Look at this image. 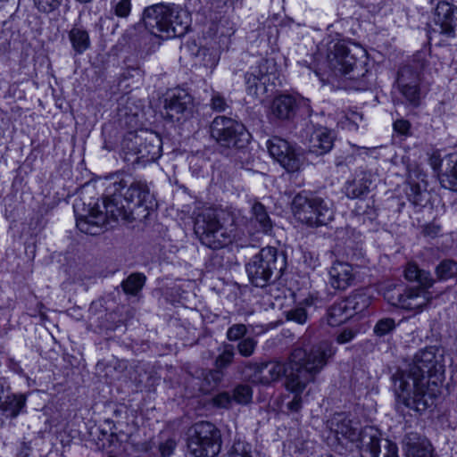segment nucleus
<instances>
[{
  "label": "nucleus",
  "instance_id": "ddd939ff",
  "mask_svg": "<svg viewBox=\"0 0 457 457\" xmlns=\"http://www.w3.org/2000/svg\"><path fill=\"white\" fill-rule=\"evenodd\" d=\"M361 52L358 46L350 49L341 41L331 43L327 55L328 66L337 75H347L353 71L357 64V54Z\"/></svg>",
  "mask_w": 457,
  "mask_h": 457
},
{
  "label": "nucleus",
  "instance_id": "dca6fc26",
  "mask_svg": "<svg viewBox=\"0 0 457 457\" xmlns=\"http://www.w3.org/2000/svg\"><path fill=\"white\" fill-rule=\"evenodd\" d=\"M327 427L335 435L338 441L342 438L351 442L361 440L363 432L361 433L357 422L351 420L345 413H335L327 422Z\"/></svg>",
  "mask_w": 457,
  "mask_h": 457
},
{
  "label": "nucleus",
  "instance_id": "a19ab883",
  "mask_svg": "<svg viewBox=\"0 0 457 457\" xmlns=\"http://www.w3.org/2000/svg\"><path fill=\"white\" fill-rule=\"evenodd\" d=\"M211 107L213 111L220 112L229 108V104L224 96L214 93L211 99Z\"/></svg>",
  "mask_w": 457,
  "mask_h": 457
},
{
  "label": "nucleus",
  "instance_id": "cd10ccee",
  "mask_svg": "<svg viewBox=\"0 0 457 457\" xmlns=\"http://www.w3.org/2000/svg\"><path fill=\"white\" fill-rule=\"evenodd\" d=\"M438 280L445 281L457 276V262L451 259L441 261L435 270Z\"/></svg>",
  "mask_w": 457,
  "mask_h": 457
},
{
  "label": "nucleus",
  "instance_id": "c85d7f7f",
  "mask_svg": "<svg viewBox=\"0 0 457 457\" xmlns=\"http://www.w3.org/2000/svg\"><path fill=\"white\" fill-rule=\"evenodd\" d=\"M145 282V277L143 274L133 273L121 283V287L126 294L136 295L143 288Z\"/></svg>",
  "mask_w": 457,
  "mask_h": 457
},
{
  "label": "nucleus",
  "instance_id": "f3484780",
  "mask_svg": "<svg viewBox=\"0 0 457 457\" xmlns=\"http://www.w3.org/2000/svg\"><path fill=\"white\" fill-rule=\"evenodd\" d=\"M328 282L334 289L345 290L353 284L356 273L350 263L335 262L328 270Z\"/></svg>",
  "mask_w": 457,
  "mask_h": 457
},
{
  "label": "nucleus",
  "instance_id": "680f3d73",
  "mask_svg": "<svg viewBox=\"0 0 457 457\" xmlns=\"http://www.w3.org/2000/svg\"><path fill=\"white\" fill-rule=\"evenodd\" d=\"M108 457H117V456L110 455V456H108Z\"/></svg>",
  "mask_w": 457,
  "mask_h": 457
},
{
  "label": "nucleus",
  "instance_id": "5701e85b",
  "mask_svg": "<svg viewBox=\"0 0 457 457\" xmlns=\"http://www.w3.org/2000/svg\"><path fill=\"white\" fill-rule=\"evenodd\" d=\"M445 162V169L439 176L440 183L447 189L457 191V154H448Z\"/></svg>",
  "mask_w": 457,
  "mask_h": 457
},
{
  "label": "nucleus",
  "instance_id": "412c9836",
  "mask_svg": "<svg viewBox=\"0 0 457 457\" xmlns=\"http://www.w3.org/2000/svg\"><path fill=\"white\" fill-rule=\"evenodd\" d=\"M287 372L286 364L281 361H270L257 366L255 378L262 384L269 385L278 381Z\"/></svg>",
  "mask_w": 457,
  "mask_h": 457
},
{
  "label": "nucleus",
  "instance_id": "39448f33",
  "mask_svg": "<svg viewBox=\"0 0 457 457\" xmlns=\"http://www.w3.org/2000/svg\"><path fill=\"white\" fill-rule=\"evenodd\" d=\"M142 20L152 35L162 39L184 35L189 25L186 11L162 4L146 7Z\"/></svg>",
  "mask_w": 457,
  "mask_h": 457
},
{
  "label": "nucleus",
  "instance_id": "79ce46f5",
  "mask_svg": "<svg viewBox=\"0 0 457 457\" xmlns=\"http://www.w3.org/2000/svg\"><path fill=\"white\" fill-rule=\"evenodd\" d=\"M40 12H51L57 9L62 0H33Z\"/></svg>",
  "mask_w": 457,
  "mask_h": 457
},
{
  "label": "nucleus",
  "instance_id": "6e6552de",
  "mask_svg": "<svg viewBox=\"0 0 457 457\" xmlns=\"http://www.w3.org/2000/svg\"><path fill=\"white\" fill-rule=\"evenodd\" d=\"M221 444V433L211 422H197L188 430L187 448L193 457H215L220 452Z\"/></svg>",
  "mask_w": 457,
  "mask_h": 457
},
{
  "label": "nucleus",
  "instance_id": "f704fd0d",
  "mask_svg": "<svg viewBox=\"0 0 457 457\" xmlns=\"http://www.w3.org/2000/svg\"><path fill=\"white\" fill-rule=\"evenodd\" d=\"M223 372L215 368V370H209L204 378V386L203 390L205 392H209L214 388H216L219 384L221 382L223 378Z\"/></svg>",
  "mask_w": 457,
  "mask_h": 457
},
{
  "label": "nucleus",
  "instance_id": "7c9ffc66",
  "mask_svg": "<svg viewBox=\"0 0 457 457\" xmlns=\"http://www.w3.org/2000/svg\"><path fill=\"white\" fill-rule=\"evenodd\" d=\"M222 457H255L252 451V446L246 442L235 441L226 454Z\"/></svg>",
  "mask_w": 457,
  "mask_h": 457
},
{
  "label": "nucleus",
  "instance_id": "a878e982",
  "mask_svg": "<svg viewBox=\"0 0 457 457\" xmlns=\"http://www.w3.org/2000/svg\"><path fill=\"white\" fill-rule=\"evenodd\" d=\"M353 316L345 299L335 303L328 312V322L330 326H337Z\"/></svg>",
  "mask_w": 457,
  "mask_h": 457
},
{
  "label": "nucleus",
  "instance_id": "72a5a7b5",
  "mask_svg": "<svg viewBox=\"0 0 457 457\" xmlns=\"http://www.w3.org/2000/svg\"><path fill=\"white\" fill-rule=\"evenodd\" d=\"M253 398V390L248 385H238L233 390L232 400L238 404H247Z\"/></svg>",
  "mask_w": 457,
  "mask_h": 457
},
{
  "label": "nucleus",
  "instance_id": "393cba45",
  "mask_svg": "<svg viewBox=\"0 0 457 457\" xmlns=\"http://www.w3.org/2000/svg\"><path fill=\"white\" fill-rule=\"evenodd\" d=\"M69 39L72 49L78 54H83L90 47V37L87 29L82 27L74 26L69 31Z\"/></svg>",
  "mask_w": 457,
  "mask_h": 457
},
{
  "label": "nucleus",
  "instance_id": "e433bc0d",
  "mask_svg": "<svg viewBox=\"0 0 457 457\" xmlns=\"http://www.w3.org/2000/svg\"><path fill=\"white\" fill-rule=\"evenodd\" d=\"M395 328V320L393 318H383L378 320L373 332L377 337H382L392 333Z\"/></svg>",
  "mask_w": 457,
  "mask_h": 457
},
{
  "label": "nucleus",
  "instance_id": "09e8293b",
  "mask_svg": "<svg viewBox=\"0 0 457 457\" xmlns=\"http://www.w3.org/2000/svg\"><path fill=\"white\" fill-rule=\"evenodd\" d=\"M176 441L174 439H167L165 442L162 443L159 446L160 453L162 457H170L175 448H176Z\"/></svg>",
  "mask_w": 457,
  "mask_h": 457
},
{
  "label": "nucleus",
  "instance_id": "1a4fd4ad",
  "mask_svg": "<svg viewBox=\"0 0 457 457\" xmlns=\"http://www.w3.org/2000/svg\"><path fill=\"white\" fill-rule=\"evenodd\" d=\"M292 209L295 217L310 227L327 225L334 216L332 208L325 200L303 193L294 197Z\"/></svg>",
  "mask_w": 457,
  "mask_h": 457
},
{
  "label": "nucleus",
  "instance_id": "37998d69",
  "mask_svg": "<svg viewBox=\"0 0 457 457\" xmlns=\"http://www.w3.org/2000/svg\"><path fill=\"white\" fill-rule=\"evenodd\" d=\"M400 93L409 101L411 104L417 105L420 101L419 87H398Z\"/></svg>",
  "mask_w": 457,
  "mask_h": 457
},
{
  "label": "nucleus",
  "instance_id": "49530a36",
  "mask_svg": "<svg viewBox=\"0 0 457 457\" xmlns=\"http://www.w3.org/2000/svg\"><path fill=\"white\" fill-rule=\"evenodd\" d=\"M232 402V395L228 392H221L212 398L213 405L219 408H229Z\"/></svg>",
  "mask_w": 457,
  "mask_h": 457
},
{
  "label": "nucleus",
  "instance_id": "0eeeda50",
  "mask_svg": "<svg viewBox=\"0 0 457 457\" xmlns=\"http://www.w3.org/2000/svg\"><path fill=\"white\" fill-rule=\"evenodd\" d=\"M286 266V256L277 248L267 246L261 249L246 264V272L253 285L263 287L273 277L278 278Z\"/></svg>",
  "mask_w": 457,
  "mask_h": 457
},
{
  "label": "nucleus",
  "instance_id": "9b49d317",
  "mask_svg": "<svg viewBox=\"0 0 457 457\" xmlns=\"http://www.w3.org/2000/svg\"><path fill=\"white\" fill-rule=\"evenodd\" d=\"M123 148L126 155H136L132 162H152L162 155V139L157 134L146 130L129 133L123 141Z\"/></svg>",
  "mask_w": 457,
  "mask_h": 457
},
{
  "label": "nucleus",
  "instance_id": "bf43d9fd",
  "mask_svg": "<svg viewBox=\"0 0 457 457\" xmlns=\"http://www.w3.org/2000/svg\"><path fill=\"white\" fill-rule=\"evenodd\" d=\"M79 2H81V3H89L91 2L92 0H78Z\"/></svg>",
  "mask_w": 457,
  "mask_h": 457
},
{
  "label": "nucleus",
  "instance_id": "473e14b6",
  "mask_svg": "<svg viewBox=\"0 0 457 457\" xmlns=\"http://www.w3.org/2000/svg\"><path fill=\"white\" fill-rule=\"evenodd\" d=\"M234 346L232 345L224 344L221 353L215 360V368L221 370L232 363L234 358Z\"/></svg>",
  "mask_w": 457,
  "mask_h": 457
},
{
  "label": "nucleus",
  "instance_id": "58836bf2",
  "mask_svg": "<svg viewBox=\"0 0 457 457\" xmlns=\"http://www.w3.org/2000/svg\"><path fill=\"white\" fill-rule=\"evenodd\" d=\"M286 318L287 320L303 325L307 321L308 315L304 308L295 307L286 312Z\"/></svg>",
  "mask_w": 457,
  "mask_h": 457
},
{
  "label": "nucleus",
  "instance_id": "9d476101",
  "mask_svg": "<svg viewBox=\"0 0 457 457\" xmlns=\"http://www.w3.org/2000/svg\"><path fill=\"white\" fill-rule=\"evenodd\" d=\"M210 133L220 146L227 148H243L250 140V134L245 125L226 116L213 119Z\"/></svg>",
  "mask_w": 457,
  "mask_h": 457
},
{
  "label": "nucleus",
  "instance_id": "4be33fe9",
  "mask_svg": "<svg viewBox=\"0 0 457 457\" xmlns=\"http://www.w3.org/2000/svg\"><path fill=\"white\" fill-rule=\"evenodd\" d=\"M334 135L326 128L316 129L311 136L309 150L317 155L328 153L334 145Z\"/></svg>",
  "mask_w": 457,
  "mask_h": 457
},
{
  "label": "nucleus",
  "instance_id": "f257e3e1",
  "mask_svg": "<svg viewBox=\"0 0 457 457\" xmlns=\"http://www.w3.org/2000/svg\"><path fill=\"white\" fill-rule=\"evenodd\" d=\"M105 190L103 195L104 212L97 204H91L85 213H79L77 209V227L88 235H98L108 219L112 220H134L146 218L149 211L156 206L154 195L145 182H128L119 175L105 179Z\"/></svg>",
  "mask_w": 457,
  "mask_h": 457
},
{
  "label": "nucleus",
  "instance_id": "a18cd8bd",
  "mask_svg": "<svg viewBox=\"0 0 457 457\" xmlns=\"http://www.w3.org/2000/svg\"><path fill=\"white\" fill-rule=\"evenodd\" d=\"M288 391L290 393H292L294 395V396H293V399L287 403V407L289 411H291L293 412H297L302 409V406H303L302 394L303 393L304 390H301V391L288 390Z\"/></svg>",
  "mask_w": 457,
  "mask_h": 457
},
{
  "label": "nucleus",
  "instance_id": "4d7b16f0",
  "mask_svg": "<svg viewBox=\"0 0 457 457\" xmlns=\"http://www.w3.org/2000/svg\"><path fill=\"white\" fill-rule=\"evenodd\" d=\"M340 122L342 123L343 127L344 128H346L348 129L349 130H353V121H345V119H343L340 120Z\"/></svg>",
  "mask_w": 457,
  "mask_h": 457
},
{
  "label": "nucleus",
  "instance_id": "603ef678",
  "mask_svg": "<svg viewBox=\"0 0 457 457\" xmlns=\"http://www.w3.org/2000/svg\"><path fill=\"white\" fill-rule=\"evenodd\" d=\"M394 129L402 135H406L410 129V123L405 120H397L394 122Z\"/></svg>",
  "mask_w": 457,
  "mask_h": 457
},
{
  "label": "nucleus",
  "instance_id": "13d9d810",
  "mask_svg": "<svg viewBox=\"0 0 457 457\" xmlns=\"http://www.w3.org/2000/svg\"><path fill=\"white\" fill-rule=\"evenodd\" d=\"M211 61H212V62H211V65H210V66H211V67H212V66H214V65L216 64L217 60H216V58H215V57H213V58H212V60H211Z\"/></svg>",
  "mask_w": 457,
  "mask_h": 457
},
{
  "label": "nucleus",
  "instance_id": "6ab92c4d",
  "mask_svg": "<svg viewBox=\"0 0 457 457\" xmlns=\"http://www.w3.org/2000/svg\"><path fill=\"white\" fill-rule=\"evenodd\" d=\"M308 99L299 98L298 100L293 96L282 95L273 100L271 111L278 119L289 120L295 115V109L301 103L308 105Z\"/></svg>",
  "mask_w": 457,
  "mask_h": 457
},
{
  "label": "nucleus",
  "instance_id": "ea45409f",
  "mask_svg": "<svg viewBox=\"0 0 457 457\" xmlns=\"http://www.w3.org/2000/svg\"><path fill=\"white\" fill-rule=\"evenodd\" d=\"M247 333L246 326L244 324H234L227 330V339L228 341H237L243 338Z\"/></svg>",
  "mask_w": 457,
  "mask_h": 457
},
{
  "label": "nucleus",
  "instance_id": "c756f323",
  "mask_svg": "<svg viewBox=\"0 0 457 457\" xmlns=\"http://www.w3.org/2000/svg\"><path fill=\"white\" fill-rule=\"evenodd\" d=\"M369 192V183L366 179H353L345 185V194L349 198H360Z\"/></svg>",
  "mask_w": 457,
  "mask_h": 457
},
{
  "label": "nucleus",
  "instance_id": "f8f14e48",
  "mask_svg": "<svg viewBox=\"0 0 457 457\" xmlns=\"http://www.w3.org/2000/svg\"><path fill=\"white\" fill-rule=\"evenodd\" d=\"M267 148L270 156L287 172H297L303 164V158L296 148L287 140L273 137L267 141Z\"/></svg>",
  "mask_w": 457,
  "mask_h": 457
},
{
  "label": "nucleus",
  "instance_id": "7ed1b4c3",
  "mask_svg": "<svg viewBox=\"0 0 457 457\" xmlns=\"http://www.w3.org/2000/svg\"><path fill=\"white\" fill-rule=\"evenodd\" d=\"M336 353L331 342L295 347L290 355V373L286 378L287 390H305L324 370Z\"/></svg>",
  "mask_w": 457,
  "mask_h": 457
},
{
  "label": "nucleus",
  "instance_id": "a211bd4d",
  "mask_svg": "<svg viewBox=\"0 0 457 457\" xmlns=\"http://www.w3.org/2000/svg\"><path fill=\"white\" fill-rule=\"evenodd\" d=\"M403 443L406 457H436L430 442L417 432H407Z\"/></svg>",
  "mask_w": 457,
  "mask_h": 457
},
{
  "label": "nucleus",
  "instance_id": "052dcab7",
  "mask_svg": "<svg viewBox=\"0 0 457 457\" xmlns=\"http://www.w3.org/2000/svg\"><path fill=\"white\" fill-rule=\"evenodd\" d=\"M27 456H28V453H25L24 456H22V457H27Z\"/></svg>",
  "mask_w": 457,
  "mask_h": 457
},
{
  "label": "nucleus",
  "instance_id": "423d86ee",
  "mask_svg": "<svg viewBox=\"0 0 457 457\" xmlns=\"http://www.w3.org/2000/svg\"><path fill=\"white\" fill-rule=\"evenodd\" d=\"M195 233L201 243L212 249H221L236 238V228L233 223L225 226L221 222L220 213L207 209L195 218Z\"/></svg>",
  "mask_w": 457,
  "mask_h": 457
},
{
  "label": "nucleus",
  "instance_id": "f03ea898",
  "mask_svg": "<svg viewBox=\"0 0 457 457\" xmlns=\"http://www.w3.org/2000/svg\"><path fill=\"white\" fill-rule=\"evenodd\" d=\"M445 378L443 351L436 346L420 350L407 371L394 376L395 391L398 403L416 412H423L434 403L427 386H437Z\"/></svg>",
  "mask_w": 457,
  "mask_h": 457
},
{
  "label": "nucleus",
  "instance_id": "3c124183",
  "mask_svg": "<svg viewBox=\"0 0 457 457\" xmlns=\"http://www.w3.org/2000/svg\"><path fill=\"white\" fill-rule=\"evenodd\" d=\"M343 119H345V121H353V129L357 130L359 128L358 122L362 120V114L354 111H349L344 115Z\"/></svg>",
  "mask_w": 457,
  "mask_h": 457
},
{
  "label": "nucleus",
  "instance_id": "bb28decb",
  "mask_svg": "<svg viewBox=\"0 0 457 457\" xmlns=\"http://www.w3.org/2000/svg\"><path fill=\"white\" fill-rule=\"evenodd\" d=\"M352 314L366 310L370 304V297L363 292L354 293L345 299Z\"/></svg>",
  "mask_w": 457,
  "mask_h": 457
},
{
  "label": "nucleus",
  "instance_id": "8fccbe9b",
  "mask_svg": "<svg viewBox=\"0 0 457 457\" xmlns=\"http://www.w3.org/2000/svg\"><path fill=\"white\" fill-rule=\"evenodd\" d=\"M357 335V331L352 328L343 329L337 337V342L338 344H346L352 341L355 336Z\"/></svg>",
  "mask_w": 457,
  "mask_h": 457
},
{
  "label": "nucleus",
  "instance_id": "c9c22d12",
  "mask_svg": "<svg viewBox=\"0 0 457 457\" xmlns=\"http://www.w3.org/2000/svg\"><path fill=\"white\" fill-rule=\"evenodd\" d=\"M361 149H367V147H360L356 145H350L349 147L343 152V154L336 158V165L338 167L353 163L355 156Z\"/></svg>",
  "mask_w": 457,
  "mask_h": 457
},
{
  "label": "nucleus",
  "instance_id": "de8ad7c7",
  "mask_svg": "<svg viewBox=\"0 0 457 457\" xmlns=\"http://www.w3.org/2000/svg\"><path fill=\"white\" fill-rule=\"evenodd\" d=\"M131 11L130 0H120L114 6V13L118 17L126 18Z\"/></svg>",
  "mask_w": 457,
  "mask_h": 457
},
{
  "label": "nucleus",
  "instance_id": "5fc2aeb1",
  "mask_svg": "<svg viewBox=\"0 0 457 457\" xmlns=\"http://www.w3.org/2000/svg\"><path fill=\"white\" fill-rule=\"evenodd\" d=\"M410 75H412V71L410 67H403L398 72V83L402 84V86H409V83L406 78Z\"/></svg>",
  "mask_w": 457,
  "mask_h": 457
},
{
  "label": "nucleus",
  "instance_id": "864d4df0",
  "mask_svg": "<svg viewBox=\"0 0 457 457\" xmlns=\"http://www.w3.org/2000/svg\"><path fill=\"white\" fill-rule=\"evenodd\" d=\"M428 162L432 169L434 170V171H438L440 167L442 166L443 160L441 159L439 153L434 152L429 156Z\"/></svg>",
  "mask_w": 457,
  "mask_h": 457
},
{
  "label": "nucleus",
  "instance_id": "20e7f679",
  "mask_svg": "<svg viewBox=\"0 0 457 457\" xmlns=\"http://www.w3.org/2000/svg\"><path fill=\"white\" fill-rule=\"evenodd\" d=\"M404 278L410 282H417L420 286L404 287L402 284L387 283L383 287L384 298L392 306L419 313L432 300L428 288L434 285L435 280L429 271L420 269L414 262L406 265Z\"/></svg>",
  "mask_w": 457,
  "mask_h": 457
},
{
  "label": "nucleus",
  "instance_id": "2eb2a0df",
  "mask_svg": "<svg viewBox=\"0 0 457 457\" xmlns=\"http://www.w3.org/2000/svg\"><path fill=\"white\" fill-rule=\"evenodd\" d=\"M191 104L192 96L185 87L169 90L164 101L165 117L170 121H179Z\"/></svg>",
  "mask_w": 457,
  "mask_h": 457
},
{
  "label": "nucleus",
  "instance_id": "4c0bfd02",
  "mask_svg": "<svg viewBox=\"0 0 457 457\" xmlns=\"http://www.w3.org/2000/svg\"><path fill=\"white\" fill-rule=\"evenodd\" d=\"M257 346V341L253 337H245L237 345L238 353L243 357H250L253 354Z\"/></svg>",
  "mask_w": 457,
  "mask_h": 457
},
{
  "label": "nucleus",
  "instance_id": "2f4dec72",
  "mask_svg": "<svg viewBox=\"0 0 457 457\" xmlns=\"http://www.w3.org/2000/svg\"><path fill=\"white\" fill-rule=\"evenodd\" d=\"M407 196L410 202L415 206H424L428 202L427 190L421 189L418 184H411L407 191Z\"/></svg>",
  "mask_w": 457,
  "mask_h": 457
},
{
  "label": "nucleus",
  "instance_id": "c03bdc74",
  "mask_svg": "<svg viewBox=\"0 0 457 457\" xmlns=\"http://www.w3.org/2000/svg\"><path fill=\"white\" fill-rule=\"evenodd\" d=\"M245 83L251 84L252 86H265L270 83V77L268 75L259 76L256 72H247L245 74Z\"/></svg>",
  "mask_w": 457,
  "mask_h": 457
},
{
  "label": "nucleus",
  "instance_id": "4468645a",
  "mask_svg": "<svg viewBox=\"0 0 457 457\" xmlns=\"http://www.w3.org/2000/svg\"><path fill=\"white\" fill-rule=\"evenodd\" d=\"M361 444V457H398V448L395 443L384 440L382 445L381 440L375 434H369L368 429L363 431Z\"/></svg>",
  "mask_w": 457,
  "mask_h": 457
},
{
  "label": "nucleus",
  "instance_id": "b1692460",
  "mask_svg": "<svg viewBox=\"0 0 457 457\" xmlns=\"http://www.w3.org/2000/svg\"><path fill=\"white\" fill-rule=\"evenodd\" d=\"M251 222L258 232L268 234L271 231L273 224L265 206L260 202H255L252 206Z\"/></svg>",
  "mask_w": 457,
  "mask_h": 457
},
{
  "label": "nucleus",
  "instance_id": "aec40b11",
  "mask_svg": "<svg viewBox=\"0 0 457 457\" xmlns=\"http://www.w3.org/2000/svg\"><path fill=\"white\" fill-rule=\"evenodd\" d=\"M436 22L440 25L442 32L452 36L457 23V8L445 1H441L436 7Z\"/></svg>",
  "mask_w": 457,
  "mask_h": 457
},
{
  "label": "nucleus",
  "instance_id": "6e6d98bb",
  "mask_svg": "<svg viewBox=\"0 0 457 457\" xmlns=\"http://www.w3.org/2000/svg\"><path fill=\"white\" fill-rule=\"evenodd\" d=\"M440 231V227L435 224H428L423 228V233L428 237H435Z\"/></svg>",
  "mask_w": 457,
  "mask_h": 457
}]
</instances>
